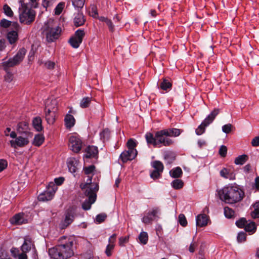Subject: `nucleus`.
<instances>
[{"label":"nucleus","mask_w":259,"mask_h":259,"mask_svg":"<svg viewBox=\"0 0 259 259\" xmlns=\"http://www.w3.org/2000/svg\"><path fill=\"white\" fill-rule=\"evenodd\" d=\"M76 240L74 237L62 236L58 244L49 249V254L54 259H67L74 255Z\"/></svg>","instance_id":"obj_1"},{"label":"nucleus","mask_w":259,"mask_h":259,"mask_svg":"<svg viewBox=\"0 0 259 259\" xmlns=\"http://www.w3.org/2000/svg\"><path fill=\"white\" fill-rule=\"evenodd\" d=\"M220 199L225 203L234 204L241 201L244 197V192L236 185H228L219 192Z\"/></svg>","instance_id":"obj_2"},{"label":"nucleus","mask_w":259,"mask_h":259,"mask_svg":"<svg viewBox=\"0 0 259 259\" xmlns=\"http://www.w3.org/2000/svg\"><path fill=\"white\" fill-rule=\"evenodd\" d=\"M167 132L164 130L157 131L154 136L151 133H147L145 134V139L148 145H152L154 146H159L162 145L164 146H169L173 144V141L167 138Z\"/></svg>","instance_id":"obj_3"},{"label":"nucleus","mask_w":259,"mask_h":259,"mask_svg":"<svg viewBox=\"0 0 259 259\" xmlns=\"http://www.w3.org/2000/svg\"><path fill=\"white\" fill-rule=\"evenodd\" d=\"M19 3V19L21 23L29 25L34 21L35 12L29 6V4L25 3L23 0H20Z\"/></svg>","instance_id":"obj_4"},{"label":"nucleus","mask_w":259,"mask_h":259,"mask_svg":"<svg viewBox=\"0 0 259 259\" xmlns=\"http://www.w3.org/2000/svg\"><path fill=\"white\" fill-rule=\"evenodd\" d=\"M98 186L97 184L91 185L85 184L81 188L85 189L84 194L88 197L82 204V208L85 210H89L91 205L94 203L96 199V192L98 190Z\"/></svg>","instance_id":"obj_5"},{"label":"nucleus","mask_w":259,"mask_h":259,"mask_svg":"<svg viewBox=\"0 0 259 259\" xmlns=\"http://www.w3.org/2000/svg\"><path fill=\"white\" fill-rule=\"evenodd\" d=\"M26 53V50L22 48L18 51L13 58H10L8 60H6V59H4L2 66L4 70L7 71L10 67H13L19 65L23 61Z\"/></svg>","instance_id":"obj_6"},{"label":"nucleus","mask_w":259,"mask_h":259,"mask_svg":"<svg viewBox=\"0 0 259 259\" xmlns=\"http://www.w3.org/2000/svg\"><path fill=\"white\" fill-rule=\"evenodd\" d=\"M45 31L47 41L51 42L59 37L61 29L53 21H49L45 24Z\"/></svg>","instance_id":"obj_7"},{"label":"nucleus","mask_w":259,"mask_h":259,"mask_svg":"<svg viewBox=\"0 0 259 259\" xmlns=\"http://www.w3.org/2000/svg\"><path fill=\"white\" fill-rule=\"evenodd\" d=\"M57 102L55 99H48L46 103L45 117L47 122L52 124L55 122V112L57 110Z\"/></svg>","instance_id":"obj_8"},{"label":"nucleus","mask_w":259,"mask_h":259,"mask_svg":"<svg viewBox=\"0 0 259 259\" xmlns=\"http://www.w3.org/2000/svg\"><path fill=\"white\" fill-rule=\"evenodd\" d=\"M220 109L215 108L211 113L203 120L201 123L198 126L195 131L197 135H201L205 131V127L211 124L215 118L216 116L219 114Z\"/></svg>","instance_id":"obj_9"},{"label":"nucleus","mask_w":259,"mask_h":259,"mask_svg":"<svg viewBox=\"0 0 259 259\" xmlns=\"http://www.w3.org/2000/svg\"><path fill=\"white\" fill-rule=\"evenodd\" d=\"M58 187L54 182H50L47 187V190L40 194L38 196L39 201H46L52 199Z\"/></svg>","instance_id":"obj_10"},{"label":"nucleus","mask_w":259,"mask_h":259,"mask_svg":"<svg viewBox=\"0 0 259 259\" xmlns=\"http://www.w3.org/2000/svg\"><path fill=\"white\" fill-rule=\"evenodd\" d=\"M84 36V31L82 29H78L75 32L74 35L70 38L68 42L72 48L77 49L82 42Z\"/></svg>","instance_id":"obj_11"},{"label":"nucleus","mask_w":259,"mask_h":259,"mask_svg":"<svg viewBox=\"0 0 259 259\" xmlns=\"http://www.w3.org/2000/svg\"><path fill=\"white\" fill-rule=\"evenodd\" d=\"M82 144L81 139L78 137L71 136L69 138V146L74 152L77 153L81 150Z\"/></svg>","instance_id":"obj_12"},{"label":"nucleus","mask_w":259,"mask_h":259,"mask_svg":"<svg viewBox=\"0 0 259 259\" xmlns=\"http://www.w3.org/2000/svg\"><path fill=\"white\" fill-rule=\"evenodd\" d=\"M29 143L28 137L19 136L15 140L10 141L11 146L15 149L19 147H23L27 145Z\"/></svg>","instance_id":"obj_13"},{"label":"nucleus","mask_w":259,"mask_h":259,"mask_svg":"<svg viewBox=\"0 0 259 259\" xmlns=\"http://www.w3.org/2000/svg\"><path fill=\"white\" fill-rule=\"evenodd\" d=\"M12 27L15 29V30L11 31L7 34V38L11 44L15 43L18 39L17 32L21 29L17 22H13Z\"/></svg>","instance_id":"obj_14"},{"label":"nucleus","mask_w":259,"mask_h":259,"mask_svg":"<svg viewBox=\"0 0 259 259\" xmlns=\"http://www.w3.org/2000/svg\"><path fill=\"white\" fill-rule=\"evenodd\" d=\"M74 219V214L71 211H67L65 213V219L60 224V228L64 229L70 225Z\"/></svg>","instance_id":"obj_15"},{"label":"nucleus","mask_w":259,"mask_h":259,"mask_svg":"<svg viewBox=\"0 0 259 259\" xmlns=\"http://www.w3.org/2000/svg\"><path fill=\"white\" fill-rule=\"evenodd\" d=\"M133 151L127 150L121 153L120 158L123 163L126 162L128 160H132L136 157L137 155V153H134Z\"/></svg>","instance_id":"obj_16"},{"label":"nucleus","mask_w":259,"mask_h":259,"mask_svg":"<svg viewBox=\"0 0 259 259\" xmlns=\"http://www.w3.org/2000/svg\"><path fill=\"white\" fill-rule=\"evenodd\" d=\"M79 163V160L78 159L70 157L67 160V166L69 170L71 173H75L77 169V166Z\"/></svg>","instance_id":"obj_17"},{"label":"nucleus","mask_w":259,"mask_h":259,"mask_svg":"<svg viewBox=\"0 0 259 259\" xmlns=\"http://www.w3.org/2000/svg\"><path fill=\"white\" fill-rule=\"evenodd\" d=\"M28 124L26 121L20 122L17 124V131L20 134H25L26 135L30 134V133L28 131Z\"/></svg>","instance_id":"obj_18"},{"label":"nucleus","mask_w":259,"mask_h":259,"mask_svg":"<svg viewBox=\"0 0 259 259\" xmlns=\"http://www.w3.org/2000/svg\"><path fill=\"white\" fill-rule=\"evenodd\" d=\"M26 220L24 218V213H18L15 214L10 220L12 224L20 225L26 223Z\"/></svg>","instance_id":"obj_19"},{"label":"nucleus","mask_w":259,"mask_h":259,"mask_svg":"<svg viewBox=\"0 0 259 259\" xmlns=\"http://www.w3.org/2000/svg\"><path fill=\"white\" fill-rule=\"evenodd\" d=\"M208 216L205 214H200L196 217V226L202 227L207 225Z\"/></svg>","instance_id":"obj_20"},{"label":"nucleus","mask_w":259,"mask_h":259,"mask_svg":"<svg viewBox=\"0 0 259 259\" xmlns=\"http://www.w3.org/2000/svg\"><path fill=\"white\" fill-rule=\"evenodd\" d=\"M34 244L32 239L29 236H27L24 239V242L21 246V249L23 252H26L29 251Z\"/></svg>","instance_id":"obj_21"},{"label":"nucleus","mask_w":259,"mask_h":259,"mask_svg":"<svg viewBox=\"0 0 259 259\" xmlns=\"http://www.w3.org/2000/svg\"><path fill=\"white\" fill-rule=\"evenodd\" d=\"M85 153L86 158L96 157L98 154V148L94 146H89L85 149Z\"/></svg>","instance_id":"obj_22"},{"label":"nucleus","mask_w":259,"mask_h":259,"mask_svg":"<svg viewBox=\"0 0 259 259\" xmlns=\"http://www.w3.org/2000/svg\"><path fill=\"white\" fill-rule=\"evenodd\" d=\"M85 19L82 13H77L74 18V25L76 27H79L84 24Z\"/></svg>","instance_id":"obj_23"},{"label":"nucleus","mask_w":259,"mask_h":259,"mask_svg":"<svg viewBox=\"0 0 259 259\" xmlns=\"http://www.w3.org/2000/svg\"><path fill=\"white\" fill-rule=\"evenodd\" d=\"M32 125L34 128L37 132H40L43 129L42 120L39 117H35L33 119Z\"/></svg>","instance_id":"obj_24"},{"label":"nucleus","mask_w":259,"mask_h":259,"mask_svg":"<svg viewBox=\"0 0 259 259\" xmlns=\"http://www.w3.org/2000/svg\"><path fill=\"white\" fill-rule=\"evenodd\" d=\"M64 121L67 128H70L75 124V120L74 117L71 114H67L65 117Z\"/></svg>","instance_id":"obj_25"},{"label":"nucleus","mask_w":259,"mask_h":259,"mask_svg":"<svg viewBox=\"0 0 259 259\" xmlns=\"http://www.w3.org/2000/svg\"><path fill=\"white\" fill-rule=\"evenodd\" d=\"M182 170L180 167L174 168L169 171V175L173 178L179 179L182 177Z\"/></svg>","instance_id":"obj_26"},{"label":"nucleus","mask_w":259,"mask_h":259,"mask_svg":"<svg viewBox=\"0 0 259 259\" xmlns=\"http://www.w3.org/2000/svg\"><path fill=\"white\" fill-rule=\"evenodd\" d=\"M45 138L42 135L37 134L35 136L32 144L35 146L39 147L44 143Z\"/></svg>","instance_id":"obj_27"},{"label":"nucleus","mask_w":259,"mask_h":259,"mask_svg":"<svg viewBox=\"0 0 259 259\" xmlns=\"http://www.w3.org/2000/svg\"><path fill=\"white\" fill-rule=\"evenodd\" d=\"M164 130L167 132L168 134L166 135L167 137H178L181 133V131L180 129L176 128L165 129Z\"/></svg>","instance_id":"obj_28"},{"label":"nucleus","mask_w":259,"mask_h":259,"mask_svg":"<svg viewBox=\"0 0 259 259\" xmlns=\"http://www.w3.org/2000/svg\"><path fill=\"white\" fill-rule=\"evenodd\" d=\"M220 175L221 177L230 180L235 179V176L233 173H230L229 170L225 168H224L220 171Z\"/></svg>","instance_id":"obj_29"},{"label":"nucleus","mask_w":259,"mask_h":259,"mask_svg":"<svg viewBox=\"0 0 259 259\" xmlns=\"http://www.w3.org/2000/svg\"><path fill=\"white\" fill-rule=\"evenodd\" d=\"M110 135V130L107 128H105L100 134V138L103 142L108 141L109 139Z\"/></svg>","instance_id":"obj_30"},{"label":"nucleus","mask_w":259,"mask_h":259,"mask_svg":"<svg viewBox=\"0 0 259 259\" xmlns=\"http://www.w3.org/2000/svg\"><path fill=\"white\" fill-rule=\"evenodd\" d=\"M152 165V167L154 168V170H157L161 173L162 172L164 169V166L161 161L155 160L153 162Z\"/></svg>","instance_id":"obj_31"},{"label":"nucleus","mask_w":259,"mask_h":259,"mask_svg":"<svg viewBox=\"0 0 259 259\" xmlns=\"http://www.w3.org/2000/svg\"><path fill=\"white\" fill-rule=\"evenodd\" d=\"M172 84L171 82L166 79H163L162 81L160 84V88L161 90L167 91L171 88Z\"/></svg>","instance_id":"obj_32"},{"label":"nucleus","mask_w":259,"mask_h":259,"mask_svg":"<svg viewBox=\"0 0 259 259\" xmlns=\"http://www.w3.org/2000/svg\"><path fill=\"white\" fill-rule=\"evenodd\" d=\"M247 158L246 155H240L235 158L234 163L237 165H242L247 161Z\"/></svg>","instance_id":"obj_33"},{"label":"nucleus","mask_w":259,"mask_h":259,"mask_svg":"<svg viewBox=\"0 0 259 259\" xmlns=\"http://www.w3.org/2000/svg\"><path fill=\"white\" fill-rule=\"evenodd\" d=\"M224 212L225 217L227 218L231 219L235 216V211L232 208L228 206H226L224 208Z\"/></svg>","instance_id":"obj_34"},{"label":"nucleus","mask_w":259,"mask_h":259,"mask_svg":"<svg viewBox=\"0 0 259 259\" xmlns=\"http://www.w3.org/2000/svg\"><path fill=\"white\" fill-rule=\"evenodd\" d=\"M171 186L175 189H180L184 186V183L182 180L177 178L171 183Z\"/></svg>","instance_id":"obj_35"},{"label":"nucleus","mask_w":259,"mask_h":259,"mask_svg":"<svg viewBox=\"0 0 259 259\" xmlns=\"http://www.w3.org/2000/svg\"><path fill=\"white\" fill-rule=\"evenodd\" d=\"M244 229L246 232L253 233L256 231V227L255 223L251 222L248 224L246 223Z\"/></svg>","instance_id":"obj_36"},{"label":"nucleus","mask_w":259,"mask_h":259,"mask_svg":"<svg viewBox=\"0 0 259 259\" xmlns=\"http://www.w3.org/2000/svg\"><path fill=\"white\" fill-rule=\"evenodd\" d=\"M92 98L84 97L80 101V107L82 108H87L91 104Z\"/></svg>","instance_id":"obj_37"},{"label":"nucleus","mask_w":259,"mask_h":259,"mask_svg":"<svg viewBox=\"0 0 259 259\" xmlns=\"http://www.w3.org/2000/svg\"><path fill=\"white\" fill-rule=\"evenodd\" d=\"M126 145H127V147L128 148V150H130L132 151H133L134 153H137V151L136 149H135V147H136L137 144H136L135 140H134L132 139H130L129 140H128Z\"/></svg>","instance_id":"obj_38"},{"label":"nucleus","mask_w":259,"mask_h":259,"mask_svg":"<svg viewBox=\"0 0 259 259\" xmlns=\"http://www.w3.org/2000/svg\"><path fill=\"white\" fill-rule=\"evenodd\" d=\"M254 210L251 213V217L254 218H259V201L253 205Z\"/></svg>","instance_id":"obj_39"},{"label":"nucleus","mask_w":259,"mask_h":259,"mask_svg":"<svg viewBox=\"0 0 259 259\" xmlns=\"http://www.w3.org/2000/svg\"><path fill=\"white\" fill-rule=\"evenodd\" d=\"M139 239L141 243L146 244L148 239V234L146 232H142L139 236Z\"/></svg>","instance_id":"obj_40"},{"label":"nucleus","mask_w":259,"mask_h":259,"mask_svg":"<svg viewBox=\"0 0 259 259\" xmlns=\"http://www.w3.org/2000/svg\"><path fill=\"white\" fill-rule=\"evenodd\" d=\"M72 5L74 7L82 8L84 5L85 0H71Z\"/></svg>","instance_id":"obj_41"},{"label":"nucleus","mask_w":259,"mask_h":259,"mask_svg":"<svg viewBox=\"0 0 259 259\" xmlns=\"http://www.w3.org/2000/svg\"><path fill=\"white\" fill-rule=\"evenodd\" d=\"M247 221L244 218H241L239 220L237 221L235 223L236 226L240 228H243L245 227Z\"/></svg>","instance_id":"obj_42"},{"label":"nucleus","mask_w":259,"mask_h":259,"mask_svg":"<svg viewBox=\"0 0 259 259\" xmlns=\"http://www.w3.org/2000/svg\"><path fill=\"white\" fill-rule=\"evenodd\" d=\"M5 14L8 17H12L13 12L11 8L7 4L4 6L3 8Z\"/></svg>","instance_id":"obj_43"},{"label":"nucleus","mask_w":259,"mask_h":259,"mask_svg":"<svg viewBox=\"0 0 259 259\" xmlns=\"http://www.w3.org/2000/svg\"><path fill=\"white\" fill-rule=\"evenodd\" d=\"M12 24L13 23H12L11 21L5 19H2L0 22L1 26L5 28H7L11 25L12 26Z\"/></svg>","instance_id":"obj_44"},{"label":"nucleus","mask_w":259,"mask_h":259,"mask_svg":"<svg viewBox=\"0 0 259 259\" xmlns=\"http://www.w3.org/2000/svg\"><path fill=\"white\" fill-rule=\"evenodd\" d=\"M179 222L183 227H185L187 225V221L184 214H180L179 215Z\"/></svg>","instance_id":"obj_45"},{"label":"nucleus","mask_w":259,"mask_h":259,"mask_svg":"<svg viewBox=\"0 0 259 259\" xmlns=\"http://www.w3.org/2000/svg\"><path fill=\"white\" fill-rule=\"evenodd\" d=\"M246 236L245 233L240 232L238 234L237 239L239 243L244 242L246 240Z\"/></svg>","instance_id":"obj_46"},{"label":"nucleus","mask_w":259,"mask_h":259,"mask_svg":"<svg viewBox=\"0 0 259 259\" xmlns=\"http://www.w3.org/2000/svg\"><path fill=\"white\" fill-rule=\"evenodd\" d=\"M95 169V166L94 165H91L83 168V171L85 175H90L93 172Z\"/></svg>","instance_id":"obj_47"},{"label":"nucleus","mask_w":259,"mask_h":259,"mask_svg":"<svg viewBox=\"0 0 259 259\" xmlns=\"http://www.w3.org/2000/svg\"><path fill=\"white\" fill-rule=\"evenodd\" d=\"M153 220V217L151 215H149V212L147 213L146 215H145L142 218V222L146 224H151Z\"/></svg>","instance_id":"obj_48"},{"label":"nucleus","mask_w":259,"mask_h":259,"mask_svg":"<svg viewBox=\"0 0 259 259\" xmlns=\"http://www.w3.org/2000/svg\"><path fill=\"white\" fill-rule=\"evenodd\" d=\"M6 72V74L5 76V80L7 82H11L13 79V74L9 71V70H7Z\"/></svg>","instance_id":"obj_49"},{"label":"nucleus","mask_w":259,"mask_h":259,"mask_svg":"<svg viewBox=\"0 0 259 259\" xmlns=\"http://www.w3.org/2000/svg\"><path fill=\"white\" fill-rule=\"evenodd\" d=\"M114 247V245L108 244L106 248L105 253L108 256H110L112 255V251Z\"/></svg>","instance_id":"obj_50"},{"label":"nucleus","mask_w":259,"mask_h":259,"mask_svg":"<svg viewBox=\"0 0 259 259\" xmlns=\"http://www.w3.org/2000/svg\"><path fill=\"white\" fill-rule=\"evenodd\" d=\"M227 148L226 146L222 145L219 149V154L223 157H225L227 155Z\"/></svg>","instance_id":"obj_51"},{"label":"nucleus","mask_w":259,"mask_h":259,"mask_svg":"<svg viewBox=\"0 0 259 259\" xmlns=\"http://www.w3.org/2000/svg\"><path fill=\"white\" fill-rule=\"evenodd\" d=\"M64 7V3H59L55 9V13L56 15H60L62 12Z\"/></svg>","instance_id":"obj_52"},{"label":"nucleus","mask_w":259,"mask_h":259,"mask_svg":"<svg viewBox=\"0 0 259 259\" xmlns=\"http://www.w3.org/2000/svg\"><path fill=\"white\" fill-rule=\"evenodd\" d=\"M106 217L107 215L105 213L99 214L96 217V221L99 223H101L105 220Z\"/></svg>","instance_id":"obj_53"},{"label":"nucleus","mask_w":259,"mask_h":259,"mask_svg":"<svg viewBox=\"0 0 259 259\" xmlns=\"http://www.w3.org/2000/svg\"><path fill=\"white\" fill-rule=\"evenodd\" d=\"M232 126L230 123L225 124L222 126V131L226 134H229L231 131Z\"/></svg>","instance_id":"obj_54"},{"label":"nucleus","mask_w":259,"mask_h":259,"mask_svg":"<svg viewBox=\"0 0 259 259\" xmlns=\"http://www.w3.org/2000/svg\"><path fill=\"white\" fill-rule=\"evenodd\" d=\"M128 241V237H121L119 238V245L120 246H124L125 244Z\"/></svg>","instance_id":"obj_55"},{"label":"nucleus","mask_w":259,"mask_h":259,"mask_svg":"<svg viewBox=\"0 0 259 259\" xmlns=\"http://www.w3.org/2000/svg\"><path fill=\"white\" fill-rule=\"evenodd\" d=\"M106 24L107 26H108L109 31L111 32H113L115 30V29H114V25H113V23L112 22V21L110 19H109L106 22Z\"/></svg>","instance_id":"obj_56"},{"label":"nucleus","mask_w":259,"mask_h":259,"mask_svg":"<svg viewBox=\"0 0 259 259\" xmlns=\"http://www.w3.org/2000/svg\"><path fill=\"white\" fill-rule=\"evenodd\" d=\"M161 173L154 170L151 174H150V177L152 178L153 179H156L159 178L161 176Z\"/></svg>","instance_id":"obj_57"},{"label":"nucleus","mask_w":259,"mask_h":259,"mask_svg":"<svg viewBox=\"0 0 259 259\" xmlns=\"http://www.w3.org/2000/svg\"><path fill=\"white\" fill-rule=\"evenodd\" d=\"M94 255L91 251L87 252L81 255L80 259H93Z\"/></svg>","instance_id":"obj_58"},{"label":"nucleus","mask_w":259,"mask_h":259,"mask_svg":"<svg viewBox=\"0 0 259 259\" xmlns=\"http://www.w3.org/2000/svg\"><path fill=\"white\" fill-rule=\"evenodd\" d=\"M7 166V161L4 159H0V172Z\"/></svg>","instance_id":"obj_59"},{"label":"nucleus","mask_w":259,"mask_h":259,"mask_svg":"<svg viewBox=\"0 0 259 259\" xmlns=\"http://www.w3.org/2000/svg\"><path fill=\"white\" fill-rule=\"evenodd\" d=\"M55 184L57 187V186L61 185L63 184L64 181V178L63 177H59L58 178L55 179Z\"/></svg>","instance_id":"obj_60"},{"label":"nucleus","mask_w":259,"mask_h":259,"mask_svg":"<svg viewBox=\"0 0 259 259\" xmlns=\"http://www.w3.org/2000/svg\"><path fill=\"white\" fill-rule=\"evenodd\" d=\"M159 209L158 208L156 207L152 209V211H149V215H151L152 217L154 219V218L156 217L157 214L158 213Z\"/></svg>","instance_id":"obj_61"},{"label":"nucleus","mask_w":259,"mask_h":259,"mask_svg":"<svg viewBox=\"0 0 259 259\" xmlns=\"http://www.w3.org/2000/svg\"><path fill=\"white\" fill-rule=\"evenodd\" d=\"M45 65L47 68L51 69L54 68L55 63L54 62L48 61L45 63Z\"/></svg>","instance_id":"obj_62"},{"label":"nucleus","mask_w":259,"mask_h":259,"mask_svg":"<svg viewBox=\"0 0 259 259\" xmlns=\"http://www.w3.org/2000/svg\"><path fill=\"white\" fill-rule=\"evenodd\" d=\"M116 236L117 235L116 234H113L110 237V238L108 239V242H109V244L114 245V243L116 240Z\"/></svg>","instance_id":"obj_63"},{"label":"nucleus","mask_w":259,"mask_h":259,"mask_svg":"<svg viewBox=\"0 0 259 259\" xmlns=\"http://www.w3.org/2000/svg\"><path fill=\"white\" fill-rule=\"evenodd\" d=\"M251 144L252 146L254 147H257L259 146V136L255 137L252 139Z\"/></svg>","instance_id":"obj_64"}]
</instances>
